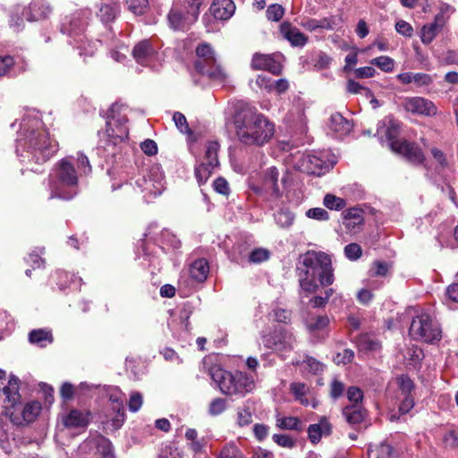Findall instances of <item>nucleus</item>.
<instances>
[{
	"mask_svg": "<svg viewBox=\"0 0 458 458\" xmlns=\"http://www.w3.org/2000/svg\"><path fill=\"white\" fill-rule=\"evenodd\" d=\"M32 128L28 123L21 125V130L17 139V154L35 164H43L49 160L58 150L55 140L50 139L48 131L42 128L41 122L32 121Z\"/></svg>",
	"mask_w": 458,
	"mask_h": 458,
	"instance_id": "obj_1",
	"label": "nucleus"
},
{
	"mask_svg": "<svg viewBox=\"0 0 458 458\" xmlns=\"http://www.w3.org/2000/svg\"><path fill=\"white\" fill-rule=\"evenodd\" d=\"M237 139L244 145L263 146L275 133L274 124L256 108L241 106L233 117Z\"/></svg>",
	"mask_w": 458,
	"mask_h": 458,
	"instance_id": "obj_2",
	"label": "nucleus"
},
{
	"mask_svg": "<svg viewBox=\"0 0 458 458\" xmlns=\"http://www.w3.org/2000/svg\"><path fill=\"white\" fill-rule=\"evenodd\" d=\"M329 255L322 251H308L297 266L301 291L307 295L316 293L319 285L334 283L335 276Z\"/></svg>",
	"mask_w": 458,
	"mask_h": 458,
	"instance_id": "obj_3",
	"label": "nucleus"
},
{
	"mask_svg": "<svg viewBox=\"0 0 458 458\" xmlns=\"http://www.w3.org/2000/svg\"><path fill=\"white\" fill-rule=\"evenodd\" d=\"M209 371L211 378L225 395L242 398L255 388L253 377L245 372H232L219 367L211 368Z\"/></svg>",
	"mask_w": 458,
	"mask_h": 458,
	"instance_id": "obj_4",
	"label": "nucleus"
},
{
	"mask_svg": "<svg viewBox=\"0 0 458 458\" xmlns=\"http://www.w3.org/2000/svg\"><path fill=\"white\" fill-rule=\"evenodd\" d=\"M78 184V174L68 159H62L53 168L49 175V199H72L76 191L72 190Z\"/></svg>",
	"mask_w": 458,
	"mask_h": 458,
	"instance_id": "obj_5",
	"label": "nucleus"
},
{
	"mask_svg": "<svg viewBox=\"0 0 458 458\" xmlns=\"http://www.w3.org/2000/svg\"><path fill=\"white\" fill-rule=\"evenodd\" d=\"M196 55L194 68L199 74L206 75L212 81H225L226 72L217 62L216 54L209 44H199L196 48Z\"/></svg>",
	"mask_w": 458,
	"mask_h": 458,
	"instance_id": "obj_6",
	"label": "nucleus"
},
{
	"mask_svg": "<svg viewBox=\"0 0 458 458\" xmlns=\"http://www.w3.org/2000/svg\"><path fill=\"white\" fill-rule=\"evenodd\" d=\"M0 392L4 396L3 400L4 411L0 415V443L4 444L13 435L12 430L14 425L8 412H10V407H13L21 398L19 379L16 377H11L7 386H4Z\"/></svg>",
	"mask_w": 458,
	"mask_h": 458,
	"instance_id": "obj_7",
	"label": "nucleus"
},
{
	"mask_svg": "<svg viewBox=\"0 0 458 458\" xmlns=\"http://www.w3.org/2000/svg\"><path fill=\"white\" fill-rule=\"evenodd\" d=\"M410 335L418 341L434 344L442 338V330L437 322L433 321L427 313L413 318L409 329Z\"/></svg>",
	"mask_w": 458,
	"mask_h": 458,
	"instance_id": "obj_8",
	"label": "nucleus"
},
{
	"mask_svg": "<svg viewBox=\"0 0 458 458\" xmlns=\"http://www.w3.org/2000/svg\"><path fill=\"white\" fill-rule=\"evenodd\" d=\"M261 339L264 346L273 350L282 357H285L293 351L297 339L294 334L282 327H276L272 332L266 334L262 332Z\"/></svg>",
	"mask_w": 458,
	"mask_h": 458,
	"instance_id": "obj_9",
	"label": "nucleus"
},
{
	"mask_svg": "<svg viewBox=\"0 0 458 458\" xmlns=\"http://www.w3.org/2000/svg\"><path fill=\"white\" fill-rule=\"evenodd\" d=\"M124 110V106L117 103L112 105L109 109L106 134L113 145L122 142L128 137L129 131L126 127L128 119Z\"/></svg>",
	"mask_w": 458,
	"mask_h": 458,
	"instance_id": "obj_10",
	"label": "nucleus"
},
{
	"mask_svg": "<svg viewBox=\"0 0 458 458\" xmlns=\"http://www.w3.org/2000/svg\"><path fill=\"white\" fill-rule=\"evenodd\" d=\"M76 458H114L111 442L98 435L85 439L76 450Z\"/></svg>",
	"mask_w": 458,
	"mask_h": 458,
	"instance_id": "obj_11",
	"label": "nucleus"
},
{
	"mask_svg": "<svg viewBox=\"0 0 458 458\" xmlns=\"http://www.w3.org/2000/svg\"><path fill=\"white\" fill-rule=\"evenodd\" d=\"M396 131L393 128H387L386 136L388 140L389 148L395 153L405 157L411 163L415 165L422 164L425 156L420 148L415 143L407 140H399L395 139Z\"/></svg>",
	"mask_w": 458,
	"mask_h": 458,
	"instance_id": "obj_12",
	"label": "nucleus"
},
{
	"mask_svg": "<svg viewBox=\"0 0 458 458\" xmlns=\"http://www.w3.org/2000/svg\"><path fill=\"white\" fill-rule=\"evenodd\" d=\"M138 186L144 193V198H155L165 190L164 175L157 165L149 169L148 175L137 180Z\"/></svg>",
	"mask_w": 458,
	"mask_h": 458,
	"instance_id": "obj_13",
	"label": "nucleus"
},
{
	"mask_svg": "<svg viewBox=\"0 0 458 458\" xmlns=\"http://www.w3.org/2000/svg\"><path fill=\"white\" fill-rule=\"evenodd\" d=\"M20 404L21 399L13 407H10L8 412L12 423L16 426L34 421L41 411V404L37 401L28 403L23 408Z\"/></svg>",
	"mask_w": 458,
	"mask_h": 458,
	"instance_id": "obj_14",
	"label": "nucleus"
},
{
	"mask_svg": "<svg viewBox=\"0 0 458 458\" xmlns=\"http://www.w3.org/2000/svg\"><path fill=\"white\" fill-rule=\"evenodd\" d=\"M402 106L406 112L424 116H435L437 107L429 99L421 97H408L403 99Z\"/></svg>",
	"mask_w": 458,
	"mask_h": 458,
	"instance_id": "obj_15",
	"label": "nucleus"
},
{
	"mask_svg": "<svg viewBox=\"0 0 458 458\" xmlns=\"http://www.w3.org/2000/svg\"><path fill=\"white\" fill-rule=\"evenodd\" d=\"M279 171L276 167L272 166L266 170L263 177L262 187L257 189L256 192L265 193L267 195V200H277L282 197V191L279 183Z\"/></svg>",
	"mask_w": 458,
	"mask_h": 458,
	"instance_id": "obj_16",
	"label": "nucleus"
},
{
	"mask_svg": "<svg viewBox=\"0 0 458 458\" xmlns=\"http://www.w3.org/2000/svg\"><path fill=\"white\" fill-rule=\"evenodd\" d=\"M52 7L46 0H32L23 16L30 21L47 18L52 13Z\"/></svg>",
	"mask_w": 458,
	"mask_h": 458,
	"instance_id": "obj_17",
	"label": "nucleus"
},
{
	"mask_svg": "<svg viewBox=\"0 0 458 458\" xmlns=\"http://www.w3.org/2000/svg\"><path fill=\"white\" fill-rule=\"evenodd\" d=\"M251 67L254 70H265L279 75L282 72V64L273 55L256 53L251 60Z\"/></svg>",
	"mask_w": 458,
	"mask_h": 458,
	"instance_id": "obj_18",
	"label": "nucleus"
},
{
	"mask_svg": "<svg viewBox=\"0 0 458 458\" xmlns=\"http://www.w3.org/2000/svg\"><path fill=\"white\" fill-rule=\"evenodd\" d=\"M84 14L85 13H75L66 16L61 23L62 33L80 37L86 24V21L82 17Z\"/></svg>",
	"mask_w": 458,
	"mask_h": 458,
	"instance_id": "obj_19",
	"label": "nucleus"
},
{
	"mask_svg": "<svg viewBox=\"0 0 458 458\" xmlns=\"http://www.w3.org/2000/svg\"><path fill=\"white\" fill-rule=\"evenodd\" d=\"M157 55V51L149 40H141L132 49V56L138 64L147 65L152 62Z\"/></svg>",
	"mask_w": 458,
	"mask_h": 458,
	"instance_id": "obj_20",
	"label": "nucleus"
},
{
	"mask_svg": "<svg viewBox=\"0 0 458 458\" xmlns=\"http://www.w3.org/2000/svg\"><path fill=\"white\" fill-rule=\"evenodd\" d=\"M280 34L288 40L293 47H302L308 41V37L293 27L289 21H284L280 25Z\"/></svg>",
	"mask_w": 458,
	"mask_h": 458,
	"instance_id": "obj_21",
	"label": "nucleus"
},
{
	"mask_svg": "<svg viewBox=\"0 0 458 458\" xmlns=\"http://www.w3.org/2000/svg\"><path fill=\"white\" fill-rule=\"evenodd\" d=\"M446 22V19L443 13H437L434 21L429 24H426L421 29L420 38L423 44L428 45L437 37L438 32L443 29Z\"/></svg>",
	"mask_w": 458,
	"mask_h": 458,
	"instance_id": "obj_22",
	"label": "nucleus"
},
{
	"mask_svg": "<svg viewBox=\"0 0 458 458\" xmlns=\"http://www.w3.org/2000/svg\"><path fill=\"white\" fill-rule=\"evenodd\" d=\"M342 216L343 225L348 232H357L363 225V210L360 208H348L343 212Z\"/></svg>",
	"mask_w": 458,
	"mask_h": 458,
	"instance_id": "obj_23",
	"label": "nucleus"
},
{
	"mask_svg": "<svg viewBox=\"0 0 458 458\" xmlns=\"http://www.w3.org/2000/svg\"><path fill=\"white\" fill-rule=\"evenodd\" d=\"M167 20L170 27L174 30H183L188 26L193 24L191 21L190 16L183 13L182 10L177 6L173 5L167 15Z\"/></svg>",
	"mask_w": 458,
	"mask_h": 458,
	"instance_id": "obj_24",
	"label": "nucleus"
},
{
	"mask_svg": "<svg viewBox=\"0 0 458 458\" xmlns=\"http://www.w3.org/2000/svg\"><path fill=\"white\" fill-rule=\"evenodd\" d=\"M307 431L310 441L312 444H317L323 436H329L331 434L332 425L326 417H322L318 423L310 425Z\"/></svg>",
	"mask_w": 458,
	"mask_h": 458,
	"instance_id": "obj_25",
	"label": "nucleus"
},
{
	"mask_svg": "<svg viewBox=\"0 0 458 458\" xmlns=\"http://www.w3.org/2000/svg\"><path fill=\"white\" fill-rule=\"evenodd\" d=\"M235 5L232 0H215L210 13L216 20H228L234 13Z\"/></svg>",
	"mask_w": 458,
	"mask_h": 458,
	"instance_id": "obj_26",
	"label": "nucleus"
},
{
	"mask_svg": "<svg viewBox=\"0 0 458 458\" xmlns=\"http://www.w3.org/2000/svg\"><path fill=\"white\" fill-rule=\"evenodd\" d=\"M89 413L73 409L63 417V423L66 428H85L89 422Z\"/></svg>",
	"mask_w": 458,
	"mask_h": 458,
	"instance_id": "obj_27",
	"label": "nucleus"
},
{
	"mask_svg": "<svg viewBox=\"0 0 458 458\" xmlns=\"http://www.w3.org/2000/svg\"><path fill=\"white\" fill-rule=\"evenodd\" d=\"M369 458H397L398 453L388 443L382 442L378 445H369L368 449Z\"/></svg>",
	"mask_w": 458,
	"mask_h": 458,
	"instance_id": "obj_28",
	"label": "nucleus"
},
{
	"mask_svg": "<svg viewBox=\"0 0 458 458\" xmlns=\"http://www.w3.org/2000/svg\"><path fill=\"white\" fill-rule=\"evenodd\" d=\"M190 276L191 277L198 282L202 283L204 282L208 275L209 272V266L205 259H199L195 260L191 265L190 266Z\"/></svg>",
	"mask_w": 458,
	"mask_h": 458,
	"instance_id": "obj_29",
	"label": "nucleus"
},
{
	"mask_svg": "<svg viewBox=\"0 0 458 458\" xmlns=\"http://www.w3.org/2000/svg\"><path fill=\"white\" fill-rule=\"evenodd\" d=\"M330 128L339 135H347L352 129L351 121L344 118L340 113H335L331 115Z\"/></svg>",
	"mask_w": 458,
	"mask_h": 458,
	"instance_id": "obj_30",
	"label": "nucleus"
},
{
	"mask_svg": "<svg viewBox=\"0 0 458 458\" xmlns=\"http://www.w3.org/2000/svg\"><path fill=\"white\" fill-rule=\"evenodd\" d=\"M29 341L40 347H45L53 342V335L50 330L34 329L29 334Z\"/></svg>",
	"mask_w": 458,
	"mask_h": 458,
	"instance_id": "obj_31",
	"label": "nucleus"
},
{
	"mask_svg": "<svg viewBox=\"0 0 458 458\" xmlns=\"http://www.w3.org/2000/svg\"><path fill=\"white\" fill-rule=\"evenodd\" d=\"M343 414L348 423L354 425L363 420L366 411L358 405H350L343 410Z\"/></svg>",
	"mask_w": 458,
	"mask_h": 458,
	"instance_id": "obj_32",
	"label": "nucleus"
},
{
	"mask_svg": "<svg viewBox=\"0 0 458 458\" xmlns=\"http://www.w3.org/2000/svg\"><path fill=\"white\" fill-rule=\"evenodd\" d=\"M276 427L284 430H295L301 432L304 429L303 424L297 417H277Z\"/></svg>",
	"mask_w": 458,
	"mask_h": 458,
	"instance_id": "obj_33",
	"label": "nucleus"
},
{
	"mask_svg": "<svg viewBox=\"0 0 458 458\" xmlns=\"http://www.w3.org/2000/svg\"><path fill=\"white\" fill-rule=\"evenodd\" d=\"M76 48L80 55L92 56L98 49V41L88 40L85 37L80 36L75 39Z\"/></svg>",
	"mask_w": 458,
	"mask_h": 458,
	"instance_id": "obj_34",
	"label": "nucleus"
},
{
	"mask_svg": "<svg viewBox=\"0 0 458 458\" xmlns=\"http://www.w3.org/2000/svg\"><path fill=\"white\" fill-rule=\"evenodd\" d=\"M275 221L281 228H289L294 221V215L288 208H281L275 215Z\"/></svg>",
	"mask_w": 458,
	"mask_h": 458,
	"instance_id": "obj_35",
	"label": "nucleus"
},
{
	"mask_svg": "<svg viewBox=\"0 0 458 458\" xmlns=\"http://www.w3.org/2000/svg\"><path fill=\"white\" fill-rule=\"evenodd\" d=\"M218 458H245V456L234 442H229L224 445Z\"/></svg>",
	"mask_w": 458,
	"mask_h": 458,
	"instance_id": "obj_36",
	"label": "nucleus"
},
{
	"mask_svg": "<svg viewBox=\"0 0 458 458\" xmlns=\"http://www.w3.org/2000/svg\"><path fill=\"white\" fill-rule=\"evenodd\" d=\"M220 146L217 141H210L207 146V150L205 153V164L208 165H211L216 167L219 165L217 152Z\"/></svg>",
	"mask_w": 458,
	"mask_h": 458,
	"instance_id": "obj_37",
	"label": "nucleus"
},
{
	"mask_svg": "<svg viewBox=\"0 0 458 458\" xmlns=\"http://www.w3.org/2000/svg\"><path fill=\"white\" fill-rule=\"evenodd\" d=\"M323 204L329 209L332 210H342L346 206V201L339 197L333 194H327L324 197Z\"/></svg>",
	"mask_w": 458,
	"mask_h": 458,
	"instance_id": "obj_38",
	"label": "nucleus"
},
{
	"mask_svg": "<svg viewBox=\"0 0 458 458\" xmlns=\"http://www.w3.org/2000/svg\"><path fill=\"white\" fill-rule=\"evenodd\" d=\"M116 6L111 4H103L99 8L98 16L103 22H110L116 16Z\"/></svg>",
	"mask_w": 458,
	"mask_h": 458,
	"instance_id": "obj_39",
	"label": "nucleus"
},
{
	"mask_svg": "<svg viewBox=\"0 0 458 458\" xmlns=\"http://www.w3.org/2000/svg\"><path fill=\"white\" fill-rule=\"evenodd\" d=\"M370 64L377 66L380 70H382L385 72H392L394 67V60L386 55H382L372 59L370 61Z\"/></svg>",
	"mask_w": 458,
	"mask_h": 458,
	"instance_id": "obj_40",
	"label": "nucleus"
},
{
	"mask_svg": "<svg viewBox=\"0 0 458 458\" xmlns=\"http://www.w3.org/2000/svg\"><path fill=\"white\" fill-rule=\"evenodd\" d=\"M227 401L221 397L213 399L208 405V413L211 416L220 415L226 410Z\"/></svg>",
	"mask_w": 458,
	"mask_h": 458,
	"instance_id": "obj_41",
	"label": "nucleus"
},
{
	"mask_svg": "<svg viewBox=\"0 0 458 458\" xmlns=\"http://www.w3.org/2000/svg\"><path fill=\"white\" fill-rule=\"evenodd\" d=\"M252 422V412L248 406L240 407L237 410V424L245 427Z\"/></svg>",
	"mask_w": 458,
	"mask_h": 458,
	"instance_id": "obj_42",
	"label": "nucleus"
},
{
	"mask_svg": "<svg viewBox=\"0 0 458 458\" xmlns=\"http://www.w3.org/2000/svg\"><path fill=\"white\" fill-rule=\"evenodd\" d=\"M128 9L136 15L145 13L148 6V0H127Z\"/></svg>",
	"mask_w": 458,
	"mask_h": 458,
	"instance_id": "obj_43",
	"label": "nucleus"
},
{
	"mask_svg": "<svg viewBox=\"0 0 458 458\" xmlns=\"http://www.w3.org/2000/svg\"><path fill=\"white\" fill-rule=\"evenodd\" d=\"M214 166L208 165V164L202 163L195 168V175L199 183L205 182L211 175Z\"/></svg>",
	"mask_w": 458,
	"mask_h": 458,
	"instance_id": "obj_44",
	"label": "nucleus"
},
{
	"mask_svg": "<svg viewBox=\"0 0 458 458\" xmlns=\"http://www.w3.org/2000/svg\"><path fill=\"white\" fill-rule=\"evenodd\" d=\"M214 166L208 165V164L202 163L195 168V175L199 183L205 182L211 175Z\"/></svg>",
	"mask_w": 458,
	"mask_h": 458,
	"instance_id": "obj_45",
	"label": "nucleus"
},
{
	"mask_svg": "<svg viewBox=\"0 0 458 458\" xmlns=\"http://www.w3.org/2000/svg\"><path fill=\"white\" fill-rule=\"evenodd\" d=\"M208 440L205 437H201L199 440L188 442V448L193 453V457H199V455L205 454Z\"/></svg>",
	"mask_w": 458,
	"mask_h": 458,
	"instance_id": "obj_46",
	"label": "nucleus"
},
{
	"mask_svg": "<svg viewBox=\"0 0 458 458\" xmlns=\"http://www.w3.org/2000/svg\"><path fill=\"white\" fill-rule=\"evenodd\" d=\"M187 4L186 13L190 16L191 21L194 23L199 17L202 0H187Z\"/></svg>",
	"mask_w": 458,
	"mask_h": 458,
	"instance_id": "obj_47",
	"label": "nucleus"
},
{
	"mask_svg": "<svg viewBox=\"0 0 458 458\" xmlns=\"http://www.w3.org/2000/svg\"><path fill=\"white\" fill-rule=\"evenodd\" d=\"M266 14L269 21H278L283 18L284 14V9L281 4H270L267 9Z\"/></svg>",
	"mask_w": 458,
	"mask_h": 458,
	"instance_id": "obj_48",
	"label": "nucleus"
},
{
	"mask_svg": "<svg viewBox=\"0 0 458 458\" xmlns=\"http://www.w3.org/2000/svg\"><path fill=\"white\" fill-rule=\"evenodd\" d=\"M354 352L351 349H344L342 352H337L334 357V362L337 365H346L352 361Z\"/></svg>",
	"mask_w": 458,
	"mask_h": 458,
	"instance_id": "obj_49",
	"label": "nucleus"
},
{
	"mask_svg": "<svg viewBox=\"0 0 458 458\" xmlns=\"http://www.w3.org/2000/svg\"><path fill=\"white\" fill-rule=\"evenodd\" d=\"M272 439L278 445L284 448H293L296 445V441L288 435L284 434H274Z\"/></svg>",
	"mask_w": 458,
	"mask_h": 458,
	"instance_id": "obj_50",
	"label": "nucleus"
},
{
	"mask_svg": "<svg viewBox=\"0 0 458 458\" xmlns=\"http://www.w3.org/2000/svg\"><path fill=\"white\" fill-rule=\"evenodd\" d=\"M344 254L350 260H357L362 254L361 247L358 243H350L344 247Z\"/></svg>",
	"mask_w": 458,
	"mask_h": 458,
	"instance_id": "obj_51",
	"label": "nucleus"
},
{
	"mask_svg": "<svg viewBox=\"0 0 458 458\" xmlns=\"http://www.w3.org/2000/svg\"><path fill=\"white\" fill-rule=\"evenodd\" d=\"M434 81L432 75L424 72H414L413 84L416 87L429 86Z\"/></svg>",
	"mask_w": 458,
	"mask_h": 458,
	"instance_id": "obj_52",
	"label": "nucleus"
},
{
	"mask_svg": "<svg viewBox=\"0 0 458 458\" xmlns=\"http://www.w3.org/2000/svg\"><path fill=\"white\" fill-rule=\"evenodd\" d=\"M269 315L279 323L287 324L291 321V311L284 309H275Z\"/></svg>",
	"mask_w": 458,
	"mask_h": 458,
	"instance_id": "obj_53",
	"label": "nucleus"
},
{
	"mask_svg": "<svg viewBox=\"0 0 458 458\" xmlns=\"http://www.w3.org/2000/svg\"><path fill=\"white\" fill-rule=\"evenodd\" d=\"M306 216L309 218H312L318 221H327L329 219V215L327 211L322 208H310L306 212Z\"/></svg>",
	"mask_w": 458,
	"mask_h": 458,
	"instance_id": "obj_54",
	"label": "nucleus"
},
{
	"mask_svg": "<svg viewBox=\"0 0 458 458\" xmlns=\"http://www.w3.org/2000/svg\"><path fill=\"white\" fill-rule=\"evenodd\" d=\"M342 22L340 16L325 17L319 20L320 29L334 30Z\"/></svg>",
	"mask_w": 458,
	"mask_h": 458,
	"instance_id": "obj_55",
	"label": "nucleus"
},
{
	"mask_svg": "<svg viewBox=\"0 0 458 458\" xmlns=\"http://www.w3.org/2000/svg\"><path fill=\"white\" fill-rule=\"evenodd\" d=\"M290 390L297 399L304 397L310 391V387L304 383L294 382L290 385Z\"/></svg>",
	"mask_w": 458,
	"mask_h": 458,
	"instance_id": "obj_56",
	"label": "nucleus"
},
{
	"mask_svg": "<svg viewBox=\"0 0 458 458\" xmlns=\"http://www.w3.org/2000/svg\"><path fill=\"white\" fill-rule=\"evenodd\" d=\"M269 257V252L266 249L259 248L250 252V261L253 263H260L267 260Z\"/></svg>",
	"mask_w": 458,
	"mask_h": 458,
	"instance_id": "obj_57",
	"label": "nucleus"
},
{
	"mask_svg": "<svg viewBox=\"0 0 458 458\" xmlns=\"http://www.w3.org/2000/svg\"><path fill=\"white\" fill-rule=\"evenodd\" d=\"M143 403V397L142 394L139 392H134L131 394L130 400H129V410L132 412L138 411Z\"/></svg>",
	"mask_w": 458,
	"mask_h": 458,
	"instance_id": "obj_58",
	"label": "nucleus"
},
{
	"mask_svg": "<svg viewBox=\"0 0 458 458\" xmlns=\"http://www.w3.org/2000/svg\"><path fill=\"white\" fill-rule=\"evenodd\" d=\"M443 442L446 448H455L458 446V433L454 430L447 431L443 437Z\"/></svg>",
	"mask_w": 458,
	"mask_h": 458,
	"instance_id": "obj_59",
	"label": "nucleus"
},
{
	"mask_svg": "<svg viewBox=\"0 0 458 458\" xmlns=\"http://www.w3.org/2000/svg\"><path fill=\"white\" fill-rule=\"evenodd\" d=\"M347 398L353 405H357L363 399V393L360 388L357 386H351L347 390Z\"/></svg>",
	"mask_w": 458,
	"mask_h": 458,
	"instance_id": "obj_60",
	"label": "nucleus"
},
{
	"mask_svg": "<svg viewBox=\"0 0 458 458\" xmlns=\"http://www.w3.org/2000/svg\"><path fill=\"white\" fill-rule=\"evenodd\" d=\"M431 154L442 170L449 167V163L445 154L442 150L437 148H433L431 149Z\"/></svg>",
	"mask_w": 458,
	"mask_h": 458,
	"instance_id": "obj_61",
	"label": "nucleus"
},
{
	"mask_svg": "<svg viewBox=\"0 0 458 458\" xmlns=\"http://www.w3.org/2000/svg\"><path fill=\"white\" fill-rule=\"evenodd\" d=\"M174 123L176 127L181 131L182 133H188L190 132V128L186 120V117L179 112L174 113L173 117Z\"/></svg>",
	"mask_w": 458,
	"mask_h": 458,
	"instance_id": "obj_62",
	"label": "nucleus"
},
{
	"mask_svg": "<svg viewBox=\"0 0 458 458\" xmlns=\"http://www.w3.org/2000/svg\"><path fill=\"white\" fill-rule=\"evenodd\" d=\"M13 65L14 60L12 56H0V77L7 74Z\"/></svg>",
	"mask_w": 458,
	"mask_h": 458,
	"instance_id": "obj_63",
	"label": "nucleus"
},
{
	"mask_svg": "<svg viewBox=\"0 0 458 458\" xmlns=\"http://www.w3.org/2000/svg\"><path fill=\"white\" fill-rule=\"evenodd\" d=\"M158 458H183V455L177 448L172 445H165L162 448Z\"/></svg>",
	"mask_w": 458,
	"mask_h": 458,
	"instance_id": "obj_64",
	"label": "nucleus"
}]
</instances>
